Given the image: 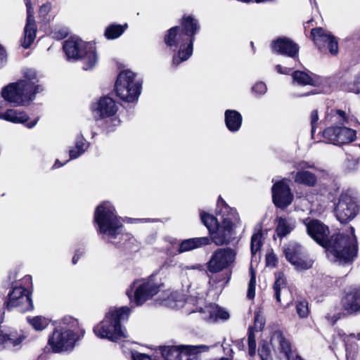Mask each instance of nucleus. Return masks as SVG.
<instances>
[{
	"label": "nucleus",
	"mask_w": 360,
	"mask_h": 360,
	"mask_svg": "<svg viewBox=\"0 0 360 360\" xmlns=\"http://www.w3.org/2000/svg\"><path fill=\"white\" fill-rule=\"evenodd\" d=\"M52 37L57 40L65 38L68 34V29L65 27L56 26L51 31Z\"/></svg>",
	"instance_id": "4c0bfd02"
},
{
	"label": "nucleus",
	"mask_w": 360,
	"mask_h": 360,
	"mask_svg": "<svg viewBox=\"0 0 360 360\" xmlns=\"http://www.w3.org/2000/svg\"><path fill=\"white\" fill-rule=\"evenodd\" d=\"M307 234L318 244L326 248L328 258L339 264L351 263L357 255V240L354 229L349 227L347 234L338 233L329 238L328 227L318 219L302 220Z\"/></svg>",
	"instance_id": "f03ea898"
},
{
	"label": "nucleus",
	"mask_w": 360,
	"mask_h": 360,
	"mask_svg": "<svg viewBox=\"0 0 360 360\" xmlns=\"http://www.w3.org/2000/svg\"><path fill=\"white\" fill-rule=\"evenodd\" d=\"M142 80L129 70L121 71L115 82L117 96L127 103H136L141 93Z\"/></svg>",
	"instance_id": "1a4fd4ad"
},
{
	"label": "nucleus",
	"mask_w": 360,
	"mask_h": 360,
	"mask_svg": "<svg viewBox=\"0 0 360 360\" xmlns=\"http://www.w3.org/2000/svg\"><path fill=\"white\" fill-rule=\"evenodd\" d=\"M210 347L205 345L161 347V354L165 360H191L195 354L206 352Z\"/></svg>",
	"instance_id": "ddd939ff"
},
{
	"label": "nucleus",
	"mask_w": 360,
	"mask_h": 360,
	"mask_svg": "<svg viewBox=\"0 0 360 360\" xmlns=\"http://www.w3.org/2000/svg\"><path fill=\"white\" fill-rule=\"evenodd\" d=\"M319 115L316 110H313L311 114V134H314L318 124Z\"/></svg>",
	"instance_id": "49530a36"
},
{
	"label": "nucleus",
	"mask_w": 360,
	"mask_h": 360,
	"mask_svg": "<svg viewBox=\"0 0 360 360\" xmlns=\"http://www.w3.org/2000/svg\"><path fill=\"white\" fill-rule=\"evenodd\" d=\"M346 356L347 360H354L356 356V348L345 345Z\"/></svg>",
	"instance_id": "de8ad7c7"
},
{
	"label": "nucleus",
	"mask_w": 360,
	"mask_h": 360,
	"mask_svg": "<svg viewBox=\"0 0 360 360\" xmlns=\"http://www.w3.org/2000/svg\"><path fill=\"white\" fill-rule=\"evenodd\" d=\"M8 310L17 308L20 312L33 309L31 295L29 290L22 286H15L8 295V300L4 302Z\"/></svg>",
	"instance_id": "4468645a"
},
{
	"label": "nucleus",
	"mask_w": 360,
	"mask_h": 360,
	"mask_svg": "<svg viewBox=\"0 0 360 360\" xmlns=\"http://www.w3.org/2000/svg\"><path fill=\"white\" fill-rule=\"evenodd\" d=\"M241 1L243 2H245V3H248L250 2L251 0H240Z\"/></svg>",
	"instance_id": "e2e57ef3"
},
{
	"label": "nucleus",
	"mask_w": 360,
	"mask_h": 360,
	"mask_svg": "<svg viewBox=\"0 0 360 360\" xmlns=\"http://www.w3.org/2000/svg\"><path fill=\"white\" fill-rule=\"evenodd\" d=\"M326 120L330 121H345V112L340 110H331L330 113L327 115Z\"/></svg>",
	"instance_id": "58836bf2"
},
{
	"label": "nucleus",
	"mask_w": 360,
	"mask_h": 360,
	"mask_svg": "<svg viewBox=\"0 0 360 360\" xmlns=\"http://www.w3.org/2000/svg\"><path fill=\"white\" fill-rule=\"evenodd\" d=\"M63 165L64 164L61 163L58 160H56L53 166V168H54V169L59 168V167H62Z\"/></svg>",
	"instance_id": "6e6d98bb"
},
{
	"label": "nucleus",
	"mask_w": 360,
	"mask_h": 360,
	"mask_svg": "<svg viewBox=\"0 0 360 360\" xmlns=\"http://www.w3.org/2000/svg\"><path fill=\"white\" fill-rule=\"evenodd\" d=\"M285 287V280L282 273L276 274V281L274 284L275 297L278 302H281V290Z\"/></svg>",
	"instance_id": "f704fd0d"
},
{
	"label": "nucleus",
	"mask_w": 360,
	"mask_h": 360,
	"mask_svg": "<svg viewBox=\"0 0 360 360\" xmlns=\"http://www.w3.org/2000/svg\"><path fill=\"white\" fill-rule=\"evenodd\" d=\"M359 210L355 200L347 193H342L335 206V213L340 222L346 223L354 219Z\"/></svg>",
	"instance_id": "dca6fc26"
},
{
	"label": "nucleus",
	"mask_w": 360,
	"mask_h": 360,
	"mask_svg": "<svg viewBox=\"0 0 360 360\" xmlns=\"http://www.w3.org/2000/svg\"><path fill=\"white\" fill-rule=\"evenodd\" d=\"M343 305L348 311H360V290L354 289L347 292L343 300Z\"/></svg>",
	"instance_id": "c756f323"
},
{
	"label": "nucleus",
	"mask_w": 360,
	"mask_h": 360,
	"mask_svg": "<svg viewBox=\"0 0 360 360\" xmlns=\"http://www.w3.org/2000/svg\"><path fill=\"white\" fill-rule=\"evenodd\" d=\"M224 122L229 131L236 133L242 126L243 117L237 110L229 109L224 112Z\"/></svg>",
	"instance_id": "bb28decb"
},
{
	"label": "nucleus",
	"mask_w": 360,
	"mask_h": 360,
	"mask_svg": "<svg viewBox=\"0 0 360 360\" xmlns=\"http://www.w3.org/2000/svg\"><path fill=\"white\" fill-rule=\"evenodd\" d=\"M180 31L188 38L190 44L195 41V35L200 30L198 20L192 15H184L181 21Z\"/></svg>",
	"instance_id": "393cba45"
},
{
	"label": "nucleus",
	"mask_w": 360,
	"mask_h": 360,
	"mask_svg": "<svg viewBox=\"0 0 360 360\" xmlns=\"http://www.w3.org/2000/svg\"><path fill=\"white\" fill-rule=\"evenodd\" d=\"M161 285L162 284L157 281L154 275L146 279L135 280L126 292L131 307L142 305L151 299L160 291Z\"/></svg>",
	"instance_id": "9b49d317"
},
{
	"label": "nucleus",
	"mask_w": 360,
	"mask_h": 360,
	"mask_svg": "<svg viewBox=\"0 0 360 360\" xmlns=\"http://www.w3.org/2000/svg\"><path fill=\"white\" fill-rule=\"evenodd\" d=\"M63 50L68 60H82L85 70L93 68L98 60L95 44L72 37L66 40Z\"/></svg>",
	"instance_id": "6e6552de"
},
{
	"label": "nucleus",
	"mask_w": 360,
	"mask_h": 360,
	"mask_svg": "<svg viewBox=\"0 0 360 360\" xmlns=\"http://www.w3.org/2000/svg\"><path fill=\"white\" fill-rule=\"evenodd\" d=\"M248 353L250 356H254L256 353V342H248Z\"/></svg>",
	"instance_id": "8fccbe9b"
},
{
	"label": "nucleus",
	"mask_w": 360,
	"mask_h": 360,
	"mask_svg": "<svg viewBox=\"0 0 360 360\" xmlns=\"http://www.w3.org/2000/svg\"><path fill=\"white\" fill-rule=\"evenodd\" d=\"M27 8L26 24L24 28V37L21 40L23 48L27 49L34 42L37 30V24L34 17V8L32 0H24Z\"/></svg>",
	"instance_id": "aec40b11"
},
{
	"label": "nucleus",
	"mask_w": 360,
	"mask_h": 360,
	"mask_svg": "<svg viewBox=\"0 0 360 360\" xmlns=\"http://www.w3.org/2000/svg\"><path fill=\"white\" fill-rule=\"evenodd\" d=\"M276 70L280 74L288 75L290 72V69L288 68H283L281 65H277L276 66Z\"/></svg>",
	"instance_id": "3c124183"
},
{
	"label": "nucleus",
	"mask_w": 360,
	"mask_h": 360,
	"mask_svg": "<svg viewBox=\"0 0 360 360\" xmlns=\"http://www.w3.org/2000/svg\"><path fill=\"white\" fill-rule=\"evenodd\" d=\"M311 3H312L313 0H309ZM314 1H315V0H314Z\"/></svg>",
	"instance_id": "69168bd1"
},
{
	"label": "nucleus",
	"mask_w": 360,
	"mask_h": 360,
	"mask_svg": "<svg viewBox=\"0 0 360 360\" xmlns=\"http://www.w3.org/2000/svg\"><path fill=\"white\" fill-rule=\"evenodd\" d=\"M94 222L97 232L108 243L117 248L131 249L136 240L124 230L121 218L117 214L113 205L109 201L99 204L94 212Z\"/></svg>",
	"instance_id": "7ed1b4c3"
},
{
	"label": "nucleus",
	"mask_w": 360,
	"mask_h": 360,
	"mask_svg": "<svg viewBox=\"0 0 360 360\" xmlns=\"http://www.w3.org/2000/svg\"><path fill=\"white\" fill-rule=\"evenodd\" d=\"M256 342L255 334L252 332V328H249V334H248V342Z\"/></svg>",
	"instance_id": "864d4df0"
},
{
	"label": "nucleus",
	"mask_w": 360,
	"mask_h": 360,
	"mask_svg": "<svg viewBox=\"0 0 360 360\" xmlns=\"http://www.w3.org/2000/svg\"><path fill=\"white\" fill-rule=\"evenodd\" d=\"M127 28V24L124 25L112 24L106 27L104 35L108 39H115L120 37Z\"/></svg>",
	"instance_id": "473e14b6"
},
{
	"label": "nucleus",
	"mask_w": 360,
	"mask_h": 360,
	"mask_svg": "<svg viewBox=\"0 0 360 360\" xmlns=\"http://www.w3.org/2000/svg\"><path fill=\"white\" fill-rule=\"evenodd\" d=\"M132 360H152L150 356L136 351L131 352Z\"/></svg>",
	"instance_id": "09e8293b"
},
{
	"label": "nucleus",
	"mask_w": 360,
	"mask_h": 360,
	"mask_svg": "<svg viewBox=\"0 0 360 360\" xmlns=\"http://www.w3.org/2000/svg\"><path fill=\"white\" fill-rule=\"evenodd\" d=\"M236 256V252L230 248L217 249L208 262V270L217 273L229 268L235 262Z\"/></svg>",
	"instance_id": "2eb2a0df"
},
{
	"label": "nucleus",
	"mask_w": 360,
	"mask_h": 360,
	"mask_svg": "<svg viewBox=\"0 0 360 360\" xmlns=\"http://www.w3.org/2000/svg\"><path fill=\"white\" fill-rule=\"evenodd\" d=\"M297 313L301 318H305L308 316L309 308L308 303L305 300H301L297 302L296 304Z\"/></svg>",
	"instance_id": "ea45409f"
},
{
	"label": "nucleus",
	"mask_w": 360,
	"mask_h": 360,
	"mask_svg": "<svg viewBox=\"0 0 360 360\" xmlns=\"http://www.w3.org/2000/svg\"><path fill=\"white\" fill-rule=\"evenodd\" d=\"M354 164L356 165L357 164V161L356 160H354Z\"/></svg>",
	"instance_id": "0e129e2a"
},
{
	"label": "nucleus",
	"mask_w": 360,
	"mask_h": 360,
	"mask_svg": "<svg viewBox=\"0 0 360 360\" xmlns=\"http://www.w3.org/2000/svg\"><path fill=\"white\" fill-rule=\"evenodd\" d=\"M267 87L263 82H258L255 83L252 87V91L257 96H261L266 94Z\"/></svg>",
	"instance_id": "37998d69"
},
{
	"label": "nucleus",
	"mask_w": 360,
	"mask_h": 360,
	"mask_svg": "<svg viewBox=\"0 0 360 360\" xmlns=\"http://www.w3.org/2000/svg\"><path fill=\"white\" fill-rule=\"evenodd\" d=\"M5 101L0 103V119L15 124H24L29 120L27 114L15 108H8L3 111V104Z\"/></svg>",
	"instance_id": "b1692460"
},
{
	"label": "nucleus",
	"mask_w": 360,
	"mask_h": 360,
	"mask_svg": "<svg viewBox=\"0 0 360 360\" xmlns=\"http://www.w3.org/2000/svg\"><path fill=\"white\" fill-rule=\"evenodd\" d=\"M76 252H78V255H79V256H80V257H81L82 256V255H83V252H80V251H79V250H77Z\"/></svg>",
	"instance_id": "680f3d73"
},
{
	"label": "nucleus",
	"mask_w": 360,
	"mask_h": 360,
	"mask_svg": "<svg viewBox=\"0 0 360 360\" xmlns=\"http://www.w3.org/2000/svg\"><path fill=\"white\" fill-rule=\"evenodd\" d=\"M37 122V120H34V121H32V122H31L30 123H27L26 124V127L27 128H29V129H31V128L34 127L36 125Z\"/></svg>",
	"instance_id": "4d7b16f0"
},
{
	"label": "nucleus",
	"mask_w": 360,
	"mask_h": 360,
	"mask_svg": "<svg viewBox=\"0 0 360 360\" xmlns=\"http://www.w3.org/2000/svg\"><path fill=\"white\" fill-rule=\"evenodd\" d=\"M188 37L180 31V26H174L167 30L164 37L165 44L177 50L172 58V65L178 66L181 63L187 60L193 54V44H191Z\"/></svg>",
	"instance_id": "9d476101"
},
{
	"label": "nucleus",
	"mask_w": 360,
	"mask_h": 360,
	"mask_svg": "<svg viewBox=\"0 0 360 360\" xmlns=\"http://www.w3.org/2000/svg\"><path fill=\"white\" fill-rule=\"evenodd\" d=\"M271 191L273 202L276 207L284 209L292 202L293 196L285 179L274 183Z\"/></svg>",
	"instance_id": "412c9836"
},
{
	"label": "nucleus",
	"mask_w": 360,
	"mask_h": 360,
	"mask_svg": "<svg viewBox=\"0 0 360 360\" xmlns=\"http://www.w3.org/2000/svg\"><path fill=\"white\" fill-rule=\"evenodd\" d=\"M265 325V320L263 316L258 311L255 313L254 326L252 327V330L260 331L263 329Z\"/></svg>",
	"instance_id": "a19ab883"
},
{
	"label": "nucleus",
	"mask_w": 360,
	"mask_h": 360,
	"mask_svg": "<svg viewBox=\"0 0 360 360\" xmlns=\"http://www.w3.org/2000/svg\"><path fill=\"white\" fill-rule=\"evenodd\" d=\"M323 136L328 143L340 146L354 141L356 131L346 127L331 126L323 131Z\"/></svg>",
	"instance_id": "f3484780"
},
{
	"label": "nucleus",
	"mask_w": 360,
	"mask_h": 360,
	"mask_svg": "<svg viewBox=\"0 0 360 360\" xmlns=\"http://www.w3.org/2000/svg\"><path fill=\"white\" fill-rule=\"evenodd\" d=\"M51 10V4L49 2H46L42 4L39 7V15L40 18H42L44 20H49V18H47V15Z\"/></svg>",
	"instance_id": "c03bdc74"
},
{
	"label": "nucleus",
	"mask_w": 360,
	"mask_h": 360,
	"mask_svg": "<svg viewBox=\"0 0 360 360\" xmlns=\"http://www.w3.org/2000/svg\"><path fill=\"white\" fill-rule=\"evenodd\" d=\"M276 258L274 255H269L266 257V263L268 265L275 266Z\"/></svg>",
	"instance_id": "603ef678"
},
{
	"label": "nucleus",
	"mask_w": 360,
	"mask_h": 360,
	"mask_svg": "<svg viewBox=\"0 0 360 360\" xmlns=\"http://www.w3.org/2000/svg\"><path fill=\"white\" fill-rule=\"evenodd\" d=\"M262 231L258 230L251 237L250 249L252 255H255L262 246Z\"/></svg>",
	"instance_id": "c9c22d12"
},
{
	"label": "nucleus",
	"mask_w": 360,
	"mask_h": 360,
	"mask_svg": "<svg viewBox=\"0 0 360 360\" xmlns=\"http://www.w3.org/2000/svg\"><path fill=\"white\" fill-rule=\"evenodd\" d=\"M27 322L29 324L37 331H41L47 328L49 324V320L41 316H37L34 317H27Z\"/></svg>",
	"instance_id": "72a5a7b5"
},
{
	"label": "nucleus",
	"mask_w": 360,
	"mask_h": 360,
	"mask_svg": "<svg viewBox=\"0 0 360 360\" xmlns=\"http://www.w3.org/2000/svg\"><path fill=\"white\" fill-rule=\"evenodd\" d=\"M91 110L97 124L106 133L114 131L120 124V120L115 115L118 105L110 97H101L93 102Z\"/></svg>",
	"instance_id": "0eeeda50"
},
{
	"label": "nucleus",
	"mask_w": 360,
	"mask_h": 360,
	"mask_svg": "<svg viewBox=\"0 0 360 360\" xmlns=\"http://www.w3.org/2000/svg\"><path fill=\"white\" fill-rule=\"evenodd\" d=\"M200 215L202 222L209 231L211 238L205 236L184 240L179 244L177 250L179 253L208 245L211 241L219 246L229 243L234 229L240 222L236 210L229 207L220 196L217 203V217L204 211H200Z\"/></svg>",
	"instance_id": "f257e3e1"
},
{
	"label": "nucleus",
	"mask_w": 360,
	"mask_h": 360,
	"mask_svg": "<svg viewBox=\"0 0 360 360\" xmlns=\"http://www.w3.org/2000/svg\"><path fill=\"white\" fill-rule=\"evenodd\" d=\"M318 92L317 91H311V92H308V93H306L304 94H303L302 96H309V95H311V94H317Z\"/></svg>",
	"instance_id": "bf43d9fd"
},
{
	"label": "nucleus",
	"mask_w": 360,
	"mask_h": 360,
	"mask_svg": "<svg viewBox=\"0 0 360 360\" xmlns=\"http://www.w3.org/2000/svg\"><path fill=\"white\" fill-rule=\"evenodd\" d=\"M338 336H340V338H342L343 340L345 341V333H344L342 331H339L338 333Z\"/></svg>",
	"instance_id": "13d9d810"
},
{
	"label": "nucleus",
	"mask_w": 360,
	"mask_h": 360,
	"mask_svg": "<svg viewBox=\"0 0 360 360\" xmlns=\"http://www.w3.org/2000/svg\"><path fill=\"white\" fill-rule=\"evenodd\" d=\"M272 49L275 52L291 58H295L299 51L297 44L287 38H279L274 41Z\"/></svg>",
	"instance_id": "5701e85b"
},
{
	"label": "nucleus",
	"mask_w": 360,
	"mask_h": 360,
	"mask_svg": "<svg viewBox=\"0 0 360 360\" xmlns=\"http://www.w3.org/2000/svg\"><path fill=\"white\" fill-rule=\"evenodd\" d=\"M284 253L288 261L297 270H306L312 266L313 261L307 257L303 247L296 243H289Z\"/></svg>",
	"instance_id": "a211bd4d"
},
{
	"label": "nucleus",
	"mask_w": 360,
	"mask_h": 360,
	"mask_svg": "<svg viewBox=\"0 0 360 360\" xmlns=\"http://www.w3.org/2000/svg\"><path fill=\"white\" fill-rule=\"evenodd\" d=\"M255 286H256V276L255 274L252 271L251 278L248 284V289L247 297L248 299L252 300L255 296Z\"/></svg>",
	"instance_id": "79ce46f5"
},
{
	"label": "nucleus",
	"mask_w": 360,
	"mask_h": 360,
	"mask_svg": "<svg viewBox=\"0 0 360 360\" xmlns=\"http://www.w3.org/2000/svg\"><path fill=\"white\" fill-rule=\"evenodd\" d=\"M276 232L278 237L283 238L288 235L296 226V221L290 217H279L276 219Z\"/></svg>",
	"instance_id": "cd10ccee"
},
{
	"label": "nucleus",
	"mask_w": 360,
	"mask_h": 360,
	"mask_svg": "<svg viewBox=\"0 0 360 360\" xmlns=\"http://www.w3.org/2000/svg\"><path fill=\"white\" fill-rule=\"evenodd\" d=\"M23 339L24 337L19 335L16 332L8 334L0 330V345L14 347L19 345Z\"/></svg>",
	"instance_id": "2f4dec72"
},
{
	"label": "nucleus",
	"mask_w": 360,
	"mask_h": 360,
	"mask_svg": "<svg viewBox=\"0 0 360 360\" xmlns=\"http://www.w3.org/2000/svg\"><path fill=\"white\" fill-rule=\"evenodd\" d=\"M22 74V79L8 84L1 92L5 101L15 106L28 105L36 94L43 91L42 86L38 84V76L34 69H23Z\"/></svg>",
	"instance_id": "20e7f679"
},
{
	"label": "nucleus",
	"mask_w": 360,
	"mask_h": 360,
	"mask_svg": "<svg viewBox=\"0 0 360 360\" xmlns=\"http://www.w3.org/2000/svg\"><path fill=\"white\" fill-rule=\"evenodd\" d=\"M193 305L195 308L191 309V313L200 312L201 318L208 322L214 323L218 320H227L229 313L214 304H205L202 297L191 296L185 301V306Z\"/></svg>",
	"instance_id": "f8f14e48"
},
{
	"label": "nucleus",
	"mask_w": 360,
	"mask_h": 360,
	"mask_svg": "<svg viewBox=\"0 0 360 360\" xmlns=\"http://www.w3.org/2000/svg\"><path fill=\"white\" fill-rule=\"evenodd\" d=\"M4 314V311H1V310L0 309V321H1L2 319V315Z\"/></svg>",
	"instance_id": "052dcab7"
},
{
	"label": "nucleus",
	"mask_w": 360,
	"mask_h": 360,
	"mask_svg": "<svg viewBox=\"0 0 360 360\" xmlns=\"http://www.w3.org/2000/svg\"><path fill=\"white\" fill-rule=\"evenodd\" d=\"M293 82L299 85L318 86L321 84V79L317 76H312L304 71H295L292 73Z\"/></svg>",
	"instance_id": "c85d7f7f"
},
{
	"label": "nucleus",
	"mask_w": 360,
	"mask_h": 360,
	"mask_svg": "<svg viewBox=\"0 0 360 360\" xmlns=\"http://www.w3.org/2000/svg\"><path fill=\"white\" fill-rule=\"evenodd\" d=\"M79 258H80V256L78 255V252H75V255L72 257V264H76L77 263L78 260L79 259Z\"/></svg>",
	"instance_id": "5fc2aeb1"
},
{
	"label": "nucleus",
	"mask_w": 360,
	"mask_h": 360,
	"mask_svg": "<svg viewBox=\"0 0 360 360\" xmlns=\"http://www.w3.org/2000/svg\"><path fill=\"white\" fill-rule=\"evenodd\" d=\"M258 353L262 360H272L270 347L268 342L264 341L260 343Z\"/></svg>",
	"instance_id": "e433bc0d"
},
{
	"label": "nucleus",
	"mask_w": 360,
	"mask_h": 360,
	"mask_svg": "<svg viewBox=\"0 0 360 360\" xmlns=\"http://www.w3.org/2000/svg\"><path fill=\"white\" fill-rule=\"evenodd\" d=\"M129 314L130 309L128 307L110 309L104 319L94 326L95 335L100 338H106L113 342L127 338L121 322L127 321Z\"/></svg>",
	"instance_id": "423d86ee"
},
{
	"label": "nucleus",
	"mask_w": 360,
	"mask_h": 360,
	"mask_svg": "<svg viewBox=\"0 0 360 360\" xmlns=\"http://www.w3.org/2000/svg\"><path fill=\"white\" fill-rule=\"evenodd\" d=\"M8 62V54L6 49L0 44V69L6 66Z\"/></svg>",
	"instance_id": "a18cd8bd"
},
{
	"label": "nucleus",
	"mask_w": 360,
	"mask_h": 360,
	"mask_svg": "<svg viewBox=\"0 0 360 360\" xmlns=\"http://www.w3.org/2000/svg\"><path fill=\"white\" fill-rule=\"evenodd\" d=\"M296 168L297 172L294 178L296 183L310 187L316 185L317 181L316 176L312 172L308 170L309 169L314 168L313 165L302 161L297 165Z\"/></svg>",
	"instance_id": "4be33fe9"
},
{
	"label": "nucleus",
	"mask_w": 360,
	"mask_h": 360,
	"mask_svg": "<svg viewBox=\"0 0 360 360\" xmlns=\"http://www.w3.org/2000/svg\"><path fill=\"white\" fill-rule=\"evenodd\" d=\"M84 333L78 320L66 315L55 321V328L49 337L48 344L54 353L70 351L84 337Z\"/></svg>",
	"instance_id": "39448f33"
},
{
	"label": "nucleus",
	"mask_w": 360,
	"mask_h": 360,
	"mask_svg": "<svg viewBox=\"0 0 360 360\" xmlns=\"http://www.w3.org/2000/svg\"><path fill=\"white\" fill-rule=\"evenodd\" d=\"M271 341H277L279 343L280 353L283 354L286 360H304L300 356L294 354L290 343L280 331H276L273 334Z\"/></svg>",
	"instance_id": "a878e982"
},
{
	"label": "nucleus",
	"mask_w": 360,
	"mask_h": 360,
	"mask_svg": "<svg viewBox=\"0 0 360 360\" xmlns=\"http://www.w3.org/2000/svg\"><path fill=\"white\" fill-rule=\"evenodd\" d=\"M89 148V143L84 138L82 132H80L75 139V146L69 150V155L70 160L77 159L80 157Z\"/></svg>",
	"instance_id": "7c9ffc66"
},
{
	"label": "nucleus",
	"mask_w": 360,
	"mask_h": 360,
	"mask_svg": "<svg viewBox=\"0 0 360 360\" xmlns=\"http://www.w3.org/2000/svg\"><path fill=\"white\" fill-rule=\"evenodd\" d=\"M311 37L315 45L321 51L326 46L332 55H336L338 52V41L330 32L321 28H314L311 31Z\"/></svg>",
	"instance_id": "6ab92c4d"
}]
</instances>
